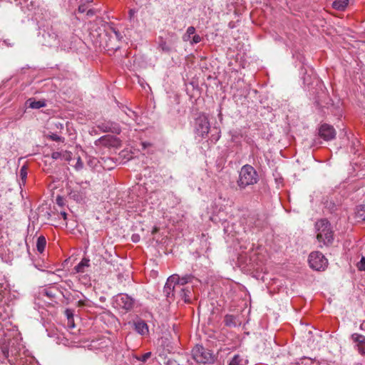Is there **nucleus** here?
Returning a JSON list of instances; mask_svg holds the SVG:
<instances>
[{
  "label": "nucleus",
  "mask_w": 365,
  "mask_h": 365,
  "mask_svg": "<svg viewBox=\"0 0 365 365\" xmlns=\"http://www.w3.org/2000/svg\"><path fill=\"white\" fill-rule=\"evenodd\" d=\"M89 187L90 184L88 182L77 183L76 186L70 190L68 196L71 199H73L77 202H82L86 198L87 191Z\"/></svg>",
  "instance_id": "20e7f679"
},
{
  "label": "nucleus",
  "mask_w": 365,
  "mask_h": 365,
  "mask_svg": "<svg viewBox=\"0 0 365 365\" xmlns=\"http://www.w3.org/2000/svg\"><path fill=\"white\" fill-rule=\"evenodd\" d=\"M78 10V12L83 13L86 11V8L84 4H81V5H79Z\"/></svg>",
  "instance_id": "ea45409f"
},
{
  "label": "nucleus",
  "mask_w": 365,
  "mask_h": 365,
  "mask_svg": "<svg viewBox=\"0 0 365 365\" xmlns=\"http://www.w3.org/2000/svg\"><path fill=\"white\" fill-rule=\"evenodd\" d=\"M109 125L110 127L106 129V132H111L116 134L120 133V128L118 124L109 121Z\"/></svg>",
  "instance_id": "412c9836"
},
{
  "label": "nucleus",
  "mask_w": 365,
  "mask_h": 365,
  "mask_svg": "<svg viewBox=\"0 0 365 365\" xmlns=\"http://www.w3.org/2000/svg\"><path fill=\"white\" fill-rule=\"evenodd\" d=\"M225 324L227 327H236V317L231 314H227L224 319Z\"/></svg>",
  "instance_id": "aec40b11"
},
{
  "label": "nucleus",
  "mask_w": 365,
  "mask_h": 365,
  "mask_svg": "<svg viewBox=\"0 0 365 365\" xmlns=\"http://www.w3.org/2000/svg\"><path fill=\"white\" fill-rule=\"evenodd\" d=\"M65 155H69V153L67 151L53 152L51 154V158L53 160H58L63 158Z\"/></svg>",
  "instance_id": "5701e85b"
},
{
  "label": "nucleus",
  "mask_w": 365,
  "mask_h": 365,
  "mask_svg": "<svg viewBox=\"0 0 365 365\" xmlns=\"http://www.w3.org/2000/svg\"><path fill=\"white\" fill-rule=\"evenodd\" d=\"M98 160L96 158H89V159L88 160V165L91 167V168H96V165H97V163H98Z\"/></svg>",
  "instance_id": "cd10ccee"
},
{
  "label": "nucleus",
  "mask_w": 365,
  "mask_h": 365,
  "mask_svg": "<svg viewBox=\"0 0 365 365\" xmlns=\"http://www.w3.org/2000/svg\"><path fill=\"white\" fill-rule=\"evenodd\" d=\"M358 217L362 220H365V205H361L357 212Z\"/></svg>",
  "instance_id": "393cba45"
},
{
  "label": "nucleus",
  "mask_w": 365,
  "mask_h": 365,
  "mask_svg": "<svg viewBox=\"0 0 365 365\" xmlns=\"http://www.w3.org/2000/svg\"><path fill=\"white\" fill-rule=\"evenodd\" d=\"M46 245V240L43 236H40L37 239L36 249L40 253H43Z\"/></svg>",
  "instance_id": "f3484780"
},
{
  "label": "nucleus",
  "mask_w": 365,
  "mask_h": 365,
  "mask_svg": "<svg viewBox=\"0 0 365 365\" xmlns=\"http://www.w3.org/2000/svg\"><path fill=\"white\" fill-rule=\"evenodd\" d=\"M136 11L135 9H130L128 11L129 19L131 20L134 15L135 14Z\"/></svg>",
  "instance_id": "58836bf2"
},
{
  "label": "nucleus",
  "mask_w": 365,
  "mask_h": 365,
  "mask_svg": "<svg viewBox=\"0 0 365 365\" xmlns=\"http://www.w3.org/2000/svg\"><path fill=\"white\" fill-rule=\"evenodd\" d=\"M356 267L359 271H365V257H362L361 260L357 263Z\"/></svg>",
  "instance_id": "a878e982"
},
{
  "label": "nucleus",
  "mask_w": 365,
  "mask_h": 365,
  "mask_svg": "<svg viewBox=\"0 0 365 365\" xmlns=\"http://www.w3.org/2000/svg\"><path fill=\"white\" fill-rule=\"evenodd\" d=\"M78 307H83L84 306H86L87 302L86 300H79L77 302Z\"/></svg>",
  "instance_id": "4c0bfd02"
},
{
  "label": "nucleus",
  "mask_w": 365,
  "mask_h": 365,
  "mask_svg": "<svg viewBox=\"0 0 365 365\" xmlns=\"http://www.w3.org/2000/svg\"><path fill=\"white\" fill-rule=\"evenodd\" d=\"M115 303L119 307L128 311L133 308L134 299L126 294H119L115 297Z\"/></svg>",
  "instance_id": "9d476101"
},
{
  "label": "nucleus",
  "mask_w": 365,
  "mask_h": 365,
  "mask_svg": "<svg viewBox=\"0 0 365 365\" xmlns=\"http://www.w3.org/2000/svg\"><path fill=\"white\" fill-rule=\"evenodd\" d=\"M319 134L325 140H331L336 136L334 128L328 124H323L319 128Z\"/></svg>",
  "instance_id": "9b49d317"
},
{
  "label": "nucleus",
  "mask_w": 365,
  "mask_h": 365,
  "mask_svg": "<svg viewBox=\"0 0 365 365\" xmlns=\"http://www.w3.org/2000/svg\"><path fill=\"white\" fill-rule=\"evenodd\" d=\"M317 239L319 243L324 245H329L334 240V233L331 224L326 219H321L315 224Z\"/></svg>",
  "instance_id": "f03ea898"
},
{
  "label": "nucleus",
  "mask_w": 365,
  "mask_h": 365,
  "mask_svg": "<svg viewBox=\"0 0 365 365\" xmlns=\"http://www.w3.org/2000/svg\"><path fill=\"white\" fill-rule=\"evenodd\" d=\"M74 167H75L76 170H81L83 168V163L82 162V160H81L80 157L78 158L77 162H76V163Z\"/></svg>",
  "instance_id": "473e14b6"
},
{
  "label": "nucleus",
  "mask_w": 365,
  "mask_h": 365,
  "mask_svg": "<svg viewBox=\"0 0 365 365\" xmlns=\"http://www.w3.org/2000/svg\"><path fill=\"white\" fill-rule=\"evenodd\" d=\"M43 294L50 299H52L55 297V294L53 293V292L51 289H44Z\"/></svg>",
  "instance_id": "f704fd0d"
},
{
  "label": "nucleus",
  "mask_w": 365,
  "mask_h": 365,
  "mask_svg": "<svg viewBox=\"0 0 365 365\" xmlns=\"http://www.w3.org/2000/svg\"><path fill=\"white\" fill-rule=\"evenodd\" d=\"M29 103V107L33 109H38L46 106L45 101H36L34 99L30 98L27 101Z\"/></svg>",
  "instance_id": "2eb2a0df"
},
{
  "label": "nucleus",
  "mask_w": 365,
  "mask_h": 365,
  "mask_svg": "<svg viewBox=\"0 0 365 365\" xmlns=\"http://www.w3.org/2000/svg\"><path fill=\"white\" fill-rule=\"evenodd\" d=\"M351 338L354 342L356 343V347L365 343V336L362 334L354 333L351 334Z\"/></svg>",
  "instance_id": "6ab92c4d"
},
{
  "label": "nucleus",
  "mask_w": 365,
  "mask_h": 365,
  "mask_svg": "<svg viewBox=\"0 0 365 365\" xmlns=\"http://www.w3.org/2000/svg\"><path fill=\"white\" fill-rule=\"evenodd\" d=\"M62 200H63V199L59 196L56 199L57 203L60 205H62Z\"/></svg>",
  "instance_id": "c03bdc74"
},
{
  "label": "nucleus",
  "mask_w": 365,
  "mask_h": 365,
  "mask_svg": "<svg viewBox=\"0 0 365 365\" xmlns=\"http://www.w3.org/2000/svg\"><path fill=\"white\" fill-rule=\"evenodd\" d=\"M210 130V123L207 118L201 115L195 119V132L200 138H205Z\"/></svg>",
  "instance_id": "0eeeda50"
},
{
  "label": "nucleus",
  "mask_w": 365,
  "mask_h": 365,
  "mask_svg": "<svg viewBox=\"0 0 365 365\" xmlns=\"http://www.w3.org/2000/svg\"><path fill=\"white\" fill-rule=\"evenodd\" d=\"M42 37L43 38V45L44 46L51 47L59 44L58 36L52 28L45 31L42 34Z\"/></svg>",
  "instance_id": "1a4fd4ad"
},
{
  "label": "nucleus",
  "mask_w": 365,
  "mask_h": 365,
  "mask_svg": "<svg viewBox=\"0 0 365 365\" xmlns=\"http://www.w3.org/2000/svg\"><path fill=\"white\" fill-rule=\"evenodd\" d=\"M59 343H62L64 345H67L69 344V339L66 336H63V338L59 341Z\"/></svg>",
  "instance_id": "a19ab883"
},
{
  "label": "nucleus",
  "mask_w": 365,
  "mask_h": 365,
  "mask_svg": "<svg viewBox=\"0 0 365 365\" xmlns=\"http://www.w3.org/2000/svg\"><path fill=\"white\" fill-rule=\"evenodd\" d=\"M61 215L63 217L64 220H66L67 218V214L65 212H61Z\"/></svg>",
  "instance_id": "a18cd8bd"
},
{
  "label": "nucleus",
  "mask_w": 365,
  "mask_h": 365,
  "mask_svg": "<svg viewBox=\"0 0 365 365\" xmlns=\"http://www.w3.org/2000/svg\"><path fill=\"white\" fill-rule=\"evenodd\" d=\"M258 180L259 175L256 170L252 165L247 164L241 168L237 184L242 190L247 186L256 184Z\"/></svg>",
  "instance_id": "f257e3e1"
},
{
  "label": "nucleus",
  "mask_w": 365,
  "mask_h": 365,
  "mask_svg": "<svg viewBox=\"0 0 365 365\" xmlns=\"http://www.w3.org/2000/svg\"><path fill=\"white\" fill-rule=\"evenodd\" d=\"M248 360L240 354H235L230 360L229 365H247Z\"/></svg>",
  "instance_id": "ddd939ff"
},
{
  "label": "nucleus",
  "mask_w": 365,
  "mask_h": 365,
  "mask_svg": "<svg viewBox=\"0 0 365 365\" xmlns=\"http://www.w3.org/2000/svg\"><path fill=\"white\" fill-rule=\"evenodd\" d=\"M348 2L349 0H336L333 2L332 6L337 10L342 11L346 7Z\"/></svg>",
  "instance_id": "a211bd4d"
},
{
  "label": "nucleus",
  "mask_w": 365,
  "mask_h": 365,
  "mask_svg": "<svg viewBox=\"0 0 365 365\" xmlns=\"http://www.w3.org/2000/svg\"><path fill=\"white\" fill-rule=\"evenodd\" d=\"M193 359L200 364H212L215 361L213 353L203 347L202 345L197 344L192 350Z\"/></svg>",
  "instance_id": "7ed1b4c3"
},
{
  "label": "nucleus",
  "mask_w": 365,
  "mask_h": 365,
  "mask_svg": "<svg viewBox=\"0 0 365 365\" xmlns=\"http://www.w3.org/2000/svg\"><path fill=\"white\" fill-rule=\"evenodd\" d=\"M48 138L53 141H56V142H58V141H61L63 140V138L59 136L58 135L56 134V133H51V135H48Z\"/></svg>",
  "instance_id": "c756f323"
},
{
  "label": "nucleus",
  "mask_w": 365,
  "mask_h": 365,
  "mask_svg": "<svg viewBox=\"0 0 365 365\" xmlns=\"http://www.w3.org/2000/svg\"><path fill=\"white\" fill-rule=\"evenodd\" d=\"M66 314L68 319V323L69 324L71 323V324H69L68 326L70 327H74L73 322H71V319L73 320V314L71 313V312L69 309L66 310Z\"/></svg>",
  "instance_id": "7c9ffc66"
},
{
  "label": "nucleus",
  "mask_w": 365,
  "mask_h": 365,
  "mask_svg": "<svg viewBox=\"0 0 365 365\" xmlns=\"http://www.w3.org/2000/svg\"><path fill=\"white\" fill-rule=\"evenodd\" d=\"M193 279L194 277L192 274H185L182 277H180L178 275H173L168 279L165 286V292H166L167 295L169 296L170 292H168L167 289H171L173 284V285H179L180 287H183L185 284L191 282Z\"/></svg>",
  "instance_id": "423d86ee"
},
{
  "label": "nucleus",
  "mask_w": 365,
  "mask_h": 365,
  "mask_svg": "<svg viewBox=\"0 0 365 365\" xmlns=\"http://www.w3.org/2000/svg\"><path fill=\"white\" fill-rule=\"evenodd\" d=\"M158 49L163 53H170L173 47L163 37L158 38Z\"/></svg>",
  "instance_id": "f8f14e48"
},
{
  "label": "nucleus",
  "mask_w": 365,
  "mask_h": 365,
  "mask_svg": "<svg viewBox=\"0 0 365 365\" xmlns=\"http://www.w3.org/2000/svg\"><path fill=\"white\" fill-rule=\"evenodd\" d=\"M132 240H133V242H137V237H135V236L133 235L132 237Z\"/></svg>",
  "instance_id": "de8ad7c7"
},
{
  "label": "nucleus",
  "mask_w": 365,
  "mask_h": 365,
  "mask_svg": "<svg viewBox=\"0 0 365 365\" xmlns=\"http://www.w3.org/2000/svg\"><path fill=\"white\" fill-rule=\"evenodd\" d=\"M143 145L144 148H145V146H146L145 143H143Z\"/></svg>",
  "instance_id": "8fccbe9b"
},
{
  "label": "nucleus",
  "mask_w": 365,
  "mask_h": 365,
  "mask_svg": "<svg viewBox=\"0 0 365 365\" xmlns=\"http://www.w3.org/2000/svg\"><path fill=\"white\" fill-rule=\"evenodd\" d=\"M150 356H151V352H147V353L143 354L142 356L137 357V359L145 363L150 357Z\"/></svg>",
  "instance_id": "c85d7f7f"
},
{
  "label": "nucleus",
  "mask_w": 365,
  "mask_h": 365,
  "mask_svg": "<svg viewBox=\"0 0 365 365\" xmlns=\"http://www.w3.org/2000/svg\"><path fill=\"white\" fill-rule=\"evenodd\" d=\"M135 330L138 333L143 335L148 332V327L145 322L140 321L135 323Z\"/></svg>",
  "instance_id": "dca6fc26"
},
{
  "label": "nucleus",
  "mask_w": 365,
  "mask_h": 365,
  "mask_svg": "<svg viewBox=\"0 0 365 365\" xmlns=\"http://www.w3.org/2000/svg\"><path fill=\"white\" fill-rule=\"evenodd\" d=\"M19 177L21 178V180L24 183H25L26 178H27V169L26 166H22L20 172H19Z\"/></svg>",
  "instance_id": "b1692460"
},
{
  "label": "nucleus",
  "mask_w": 365,
  "mask_h": 365,
  "mask_svg": "<svg viewBox=\"0 0 365 365\" xmlns=\"http://www.w3.org/2000/svg\"><path fill=\"white\" fill-rule=\"evenodd\" d=\"M95 14V11L93 9H89L87 12H86V16H92L93 15Z\"/></svg>",
  "instance_id": "79ce46f5"
},
{
  "label": "nucleus",
  "mask_w": 365,
  "mask_h": 365,
  "mask_svg": "<svg viewBox=\"0 0 365 365\" xmlns=\"http://www.w3.org/2000/svg\"><path fill=\"white\" fill-rule=\"evenodd\" d=\"M63 159H65L66 160H70L71 159V153H69V155H65L64 157H63Z\"/></svg>",
  "instance_id": "49530a36"
},
{
  "label": "nucleus",
  "mask_w": 365,
  "mask_h": 365,
  "mask_svg": "<svg viewBox=\"0 0 365 365\" xmlns=\"http://www.w3.org/2000/svg\"><path fill=\"white\" fill-rule=\"evenodd\" d=\"M90 260L87 258H83L81 261L75 267V270L78 273H83L86 271V268L90 266Z\"/></svg>",
  "instance_id": "4468645a"
},
{
  "label": "nucleus",
  "mask_w": 365,
  "mask_h": 365,
  "mask_svg": "<svg viewBox=\"0 0 365 365\" xmlns=\"http://www.w3.org/2000/svg\"><path fill=\"white\" fill-rule=\"evenodd\" d=\"M110 30L114 34L116 39L118 41H120L121 38H123V36L121 35V34L113 27L110 28Z\"/></svg>",
  "instance_id": "2f4dec72"
},
{
  "label": "nucleus",
  "mask_w": 365,
  "mask_h": 365,
  "mask_svg": "<svg viewBox=\"0 0 365 365\" xmlns=\"http://www.w3.org/2000/svg\"><path fill=\"white\" fill-rule=\"evenodd\" d=\"M195 28L193 26H189L186 31V33L183 35L182 39L184 41H190L191 36L195 34Z\"/></svg>",
  "instance_id": "4be33fe9"
},
{
  "label": "nucleus",
  "mask_w": 365,
  "mask_h": 365,
  "mask_svg": "<svg viewBox=\"0 0 365 365\" xmlns=\"http://www.w3.org/2000/svg\"><path fill=\"white\" fill-rule=\"evenodd\" d=\"M92 1H93V0H85V2H86V3H90V2H92Z\"/></svg>",
  "instance_id": "09e8293b"
},
{
  "label": "nucleus",
  "mask_w": 365,
  "mask_h": 365,
  "mask_svg": "<svg viewBox=\"0 0 365 365\" xmlns=\"http://www.w3.org/2000/svg\"><path fill=\"white\" fill-rule=\"evenodd\" d=\"M357 350L361 355L365 356V342L359 345V346L357 347Z\"/></svg>",
  "instance_id": "c9c22d12"
},
{
  "label": "nucleus",
  "mask_w": 365,
  "mask_h": 365,
  "mask_svg": "<svg viewBox=\"0 0 365 365\" xmlns=\"http://www.w3.org/2000/svg\"><path fill=\"white\" fill-rule=\"evenodd\" d=\"M309 264L311 268L317 271L324 270L328 264L326 257L319 252H312L309 256Z\"/></svg>",
  "instance_id": "39448f33"
},
{
  "label": "nucleus",
  "mask_w": 365,
  "mask_h": 365,
  "mask_svg": "<svg viewBox=\"0 0 365 365\" xmlns=\"http://www.w3.org/2000/svg\"><path fill=\"white\" fill-rule=\"evenodd\" d=\"M202 41V37L198 34L194 35L190 39V42L191 45L196 44L200 43Z\"/></svg>",
  "instance_id": "bb28decb"
},
{
  "label": "nucleus",
  "mask_w": 365,
  "mask_h": 365,
  "mask_svg": "<svg viewBox=\"0 0 365 365\" xmlns=\"http://www.w3.org/2000/svg\"><path fill=\"white\" fill-rule=\"evenodd\" d=\"M173 295L178 294L185 302H191L192 296V287H180L179 285H173Z\"/></svg>",
  "instance_id": "6e6552de"
},
{
  "label": "nucleus",
  "mask_w": 365,
  "mask_h": 365,
  "mask_svg": "<svg viewBox=\"0 0 365 365\" xmlns=\"http://www.w3.org/2000/svg\"><path fill=\"white\" fill-rule=\"evenodd\" d=\"M100 129L103 130V132H106V129L107 128H109L110 127V125H109V121L108 122H104V123H101V124L98 125V126Z\"/></svg>",
  "instance_id": "72a5a7b5"
},
{
  "label": "nucleus",
  "mask_w": 365,
  "mask_h": 365,
  "mask_svg": "<svg viewBox=\"0 0 365 365\" xmlns=\"http://www.w3.org/2000/svg\"><path fill=\"white\" fill-rule=\"evenodd\" d=\"M360 329L365 331V321L360 324Z\"/></svg>",
  "instance_id": "37998d69"
},
{
  "label": "nucleus",
  "mask_w": 365,
  "mask_h": 365,
  "mask_svg": "<svg viewBox=\"0 0 365 365\" xmlns=\"http://www.w3.org/2000/svg\"><path fill=\"white\" fill-rule=\"evenodd\" d=\"M2 354L5 358H9V349L7 347L2 348Z\"/></svg>",
  "instance_id": "e433bc0d"
}]
</instances>
